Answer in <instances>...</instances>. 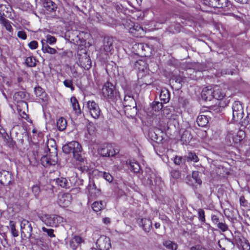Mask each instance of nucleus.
<instances>
[{"mask_svg": "<svg viewBox=\"0 0 250 250\" xmlns=\"http://www.w3.org/2000/svg\"><path fill=\"white\" fill-rule=\"evenodd\" d=\"M62 151L66 154L73 153L74 158L78 162L77 168L82 171L88 170L86 160L82 155V147L77 141H72L62 146Z\"/></svg>", "mask_w": 250, "mask_h": 250, "instance_id": "f257e3e1", "label": "nucleus"}, {"mask_svg": "<svg viewBox=\"0 0 250 250\" xmlns=\"http://www.w3.org/2000/svg\"><path fill=\"white\" fill-rule=\"evenodd\" d=\"M135 69L137 71L139 79L138 84L141 87L150 85L153 82V79L148 69L146 62L143 60L137 61L134 64Z\"/></svg>", "mask_w": 250, "mask_h": 250, "instance_id": "f03ea898", "label": "nucleus"}, {"mask_svg": "<svg viewBox=\"0 0 250 250\" xmlns=\"http://www.w3.org/2000/svg\"><path fill=\"white\" fill-rule=\"evenodd\" d=\"M225 95V89L219 85H214L212 87L208 86L204 88L201 93L202 99L209 101L213 98L218 100H222Z\"/></svg>", "mask_w": 250, "mask_h": 250, "instance_id": "7ed1b4c3", "label": "nucleus"}, {"mask_svg": "<svg viewBox=\"0 0 250 250\" xmlns=\"http://www.w3.org/2000/svg\"><path fill=\"white\" fill-rule=\"evenodd\" d=\"M101 94L103 99L104 100L115 102L121 99L119 92L115 85L108 82L103 85Z\"/></svg>", "mask_w": 250, "mask_h": 250, "instance_id": "20e7f679", "label": "nucleus"}, {"mask_svg": "<svg viewBox=\"0 0 250 250\" xmlns=\"http://www.w3.org/2000/svg\"><path fill=\"white\" fill-rule=\"evenodd\" d=\"M40 218L47 226L57 228L65 221V219L61 216L56 214H44Z\"/></svg>", "mask_w": 250, "mask_h": 250, "instance_id": "39448f33", "label": "nucleus"}, {"mask_svg": "<svg viewBox=\"0 0 250 250\" xmlns=\"http://www.w3.org/2000/svg\"><path fill=\"white\" fill-rule=\"evenodd\" d=\"M145 176L143 182L145 184L151 186L158 187L159 188L162 186L161 178L156 177V175L151 171L150 168H146Z\"/></svg>", "mask_w": 250, "mask_h": 250, "instance_id": "423d86ee", "label": "nucleus"}, {"mask_svg": "<svg viewBox=\"0 0 250 250\" xmlns=\"http://www.w3.org/2000/svg\"><path fill=\"white\" fill-rule=\"evenodd\" d=\"M98 154L103 157H113L116 154V150L111 144H104L98 149Z\"/></svg>", "mask_w": 250, "mask_h": 250, "instance_id": "0eeeda50", "label": "nucleus"}, {"mask_svg": "<svg viewBox=\"0 0 250 250\" xmlns=\"http://www.w3.org/2000/svg\"><path fill=\"white\" fill-rule=\"evenodd\" d=\"M86 107L91 116L94 119L99 118L101 110L98 104L94 101H88L86 102Z\"/></svg>", "mask_w": 250, "mask_h": 250, "instance_id": "6e6552de", "label": "nucleus"}, {"mask_svg": "<svg viewBox=\"0 0 250 250\" xmlns=\"http://www.w3.org/2000/svg\"><path fill=\"white\" fill-rule=\"evenodd\" d=\"M244 135V132L241 130L238 131L237 133L230 131L227 135L226 139L230 145L233 143L238 144L243 140Z\"/></svg>", "mask_w": 250, "mask_h": 250, "instance_id": "1a4fd4ad", "label": "nucleus"}, {"mask_svg": "<svg viewBox=\"0 0 250 250\" xmlns=\"http://www.w3.org/2000/svg\"><path fill=\"white\" fill-rule=\"evenodd\" d=\"M96 248H92L91 250H109L111 248L110 239L104 235L100 236L96 242Z\"/></svg>", "mask_w": 250, "mask_h": 250, "instance_id": "9d476101", "label": "nucleus"}, {"mask_svg": "<svg viewBox=\"0 0 250 250\" xmlns=\"http://www.w3.org/2000/svg\"><path fill=\"white\" fill-rule=\"evenodd\" d=\"M126 28L128 32L135 37H142L145 34L146 30L137 23H132Z\"/></svg>", "mask_w": 250, "mask_h": 250, "instance_id": "9b49d317", "label": "nucleus"}, {"mask_svg": "<svg viewBox=\"0 0 250 250\" xmlns=\"http://www.w3.org/2000/svg\"><path fill=\"white\" fill-rule=\"evenodd\" d=\"M204 4L210 7L225 9L229 4L228 0H203Z\"/></svg>", "mask_w": 250, "mask_h": 250, "instance_id": "f8f14e48", "label": "nucleus"}, {"mask_svg": "<svg viewBox=\"0 0 250 250\" xmlns=\"http://www.w3.org/2000/svg\"><path fill=\"white\" fill-rule=\"evenodd\" d=\"M232 117L234 121H237L243 117V108L241 104L235 101L232 104Z\"/></svg>", "mask_w": 250, "mask_h": 250, "instance_id": "ddd939ff", "label": "nucleus"}, {"mask_svg": "<svg viewBox=\"0 0 250 250\" xmlns=\"http://www.w3.org/2000/svg\"><path fill=\"white\" fill-rule=\"evenodd\" d=\"M72 200V197L69 193H60L58 195V203L62 208L68 207Z\"/></svg>", "mask_w": 250, "mask_h": 250, "instance_id": "4468645a", "label": "nucleus"}, {"mask_svg": "<svg viewBox=\"0 0 250 250\" xmlns=\"http://www.w3.org/2000/svg\"><path fill=\"white\" fill-rule=\"evenodd\" d=\"M123 104L125 108V112H126V111L128 109V107H132L131 109L133 110L135 113H136V104L133 97L131 94H125V95L124 100Z\"/></svg>", "mask_w": 250, "mask_h": 250, "instance_id": "2eb2a0df", "label": "nucleus"}, {"mask_svg": "<svg viewBox=\"0 0 250 250\" xmlns=\"http://www.w3.org/2000/svg\"><path fill=\"white\" fill-rule=\"evenodd\" d=\"M84 239L79 235H74L69 242V246L72 250H76L84 243Z\"/></svg>", "mask_w": 250, "mask_h": 250, "instance_id": "dca6fc26", "label": "nucleus"}, {"mask_svg": "<svg viewBox=\"0 0 250 250\" xmlns=\"http://www.w3.org/2000/svg\"><path fill=\"white\" fill-rule=\"evenodd\" d=\"M21 229L22 234L31 235L32 227L31 223L27 220L23 219L21 222Z\"/></svg>", "mask_w": 250, "mask_h": 250, "instance_id": "f3484780", "label": "nucleus"}, {"mask_svg": "<svg viewBox=\"0 0 250 250\" xmlns=\"http://www.w3.org/2000/svg\"><path fill=\"white\" fill-rule=\"evenodd\" d=\"M57 156H54L52 158L50 156H44L41 158V163L44 167L54 166L57 163Z\"/></svg>", "mask_w": 250, "mask_h": 250, "instance_id": "a211bd4d", "label": "nucleus"}, {"mask_svg": "<svg viewBox=\"0 0 250 250\" xmlns=\"http://www.w3.org/2000/svg\"><path fill=\"white\" fill-rule=\"evenodd\" d=\"M79 64L85 70L89 69L91 66V61L89 57L85 54L83 56L79 58Z\"/></svg>", "mask_w": 250, "mask_h": 250, "instance_id": "6ab92c4d", "label": "nucleus"}, {"mask_svg": "<svg viewBox=\"0 0 250 250\" xmlns=\"http://www.w3.org/2000/svg\"><path fill=\"white\" fill-rule=\"evenodd\" d=\"M126 164L130 170L134 173L138 172L141 168L139 164L134 160L127 161Z\"/></svg>", "mask_w": 250, "mask_h": 250, "instance_id": "aec40b11", "label": "nucleus"}, {"mask_svg": "<svg viewBox=\"0 0 250 250\" xmlns=\"http://www.w3.org/2000/svg\"><path fill=\"white\" fill-rule=\"evenodd\" d=\"M159 97L162 103H167L170 99L169 91L167 89H162L160 93Z\"/></svg>", "mask_w": 250, "mask_h": 250, "instance_id": "412c9836", "label": "nucleus"}, {"mask_svg": "<svg viewBox=\"0 0 250 250\" xmlns=\"http://www.w3.org/2000/svg\"><path fill=\"white\" fill-rule=\"evenodd\" d=\"M0 23L8 32H13V29L11 25V22L2 16H0Z\"/></svg>", "mask_w": 250, "mask_h": 250, "instance_id": "4be33fe9", "label": "nucleus"}, {"mask_svg": "<svg viewBox=\"0 0 250 250\" xmlns=\"http://www.w3.org/2000/svg\"><path fill=\"white\" fill-rule=\"evenodd\" d=\"M78 32L77 31H75L74 34L76 36L73 38H71L70 39L75 43L78 45L83 44L85 42V40L83 38V35L84 34L83 32L79 33L78 34Z\"/></svg>", "mask_w": 250, "mask_h": 250, "instance_id": "5701e85b", "label": "nucleus"}, {"mask_svg": "<svg viewBox=\"0 0 250 250\" xmlns=\"http://www.w3.org/2000/svg\"><path fill=\"white\" fill-rule=\"evenodd\" d=\"M43 7L49 12L55 11L57 8L56 4L51 0H44Z\"/></svg>", "mask_w": 250, "mask_h": 250, "instance_id": "b1692460", "label": "nucleus"}, {"mask_svg": "<svg viewBox=\"0 0 250 250\" xmlns=\"http://www.w3.org/2000/svg\"><path fill=\"white\" fill-rule=\"evenodd\" d=\"M196 122L199 126L204 127L208 123V119L207 116L200 115L197 117Z\"/></svg>", "mask_w": 250, "mask_h": 250, "instance_id": "393cba45", "label": "nucleus"}, {"mask_svg": "<svg viewBox=\"0 0 250 250\" xmlns=\"http://www.w3.org/2000/svg\"><path fill=\"white\" fill-rule=\"evenodd\" d=\"M26 93L24 91H19L16 92L13 96L14 101L18 103L21 101H24V100L26 98Z\"/></svg>", "mask_w": 250, "mask_h": 250, "instance_id": "a878e982", "label": "nucleus"}, {"mask_svg": "<svg viewBox=\"0 0 250 250\" xmlns=\"http://www.w3.org/2000/svg\"><path fill=\"white\" fill-rule=\"evenodd\" d=\"M56 183L62 188H69V184L65 178L60 177L55 180Z\"/></svg>", "mask_w": 250, "mask_h": 250, "instance_id": "bb28decb", "label": "nucleus"}, {"mask_svg": "<svg viewBox=\"0 0 250 250\" xmlns=\"http://www.w3.org/2000/svg\"><path fill=\"white\" fill-rule=\"evenodd\" d=\"M141 222L144 230L146 232L149 231L150 228L152 227L151 220L146 218L142 219Z\"/></svg>", "mask_w": 250, "mask_h": 250, "instance_id": "cd10ccee", "label": "nucleus"}, {"mask_svg": "<svg viewBox=\"0 0 250 250\" xmlns=\"http://www.w3.org/2000/svg\"><path fill=\"white\" fill-rule=\"evenodd\" d=\"M105 206V203L102 201H96L92 204L91 207L94 211L98 212L101 211Z\"/></svg>", "mask_w": 250, "mask_h": 250, "instance_id": "c85d7f7f", "label": "nucleus"}, {"mask_svg": "<svg viewBox=\"0 0 250 250\" xmlns=\"http://www.w3.org/2000/svg\"><path fill=\"white\" fill-rule=\"evenodd\" d=\"M67 125V122L66 120L60 117L57 122V126L58 127V129L60 131H63L64 130L66 127Z\"/></svg>", "mask_w": 250, "mask_h": 250, "instance_id": "c756f323", "label": "nucleus"}, {"mask_svg": "<svg viewBox=\"0 0 250 250\" xmlns=\"http://www.w3.org/2000/svg\"><path fill=\"white\" fill-rule=\"evenodd\" d=\"M86 189L88 192L89 196L91 197L94 196L96 193V191L98 190L95 184L92 181H89V183Z\"/></svg>", "mask_w": 250, "mask_h": 250, "instance_id": "7c9ffc66", "label": "nucleus"}, {"mask_svg": "<svg viewBox=\"0 0 250 250\" xmlns=\"http://www.w3.org/2000/svg\"><path fill=\"white\" fill-rule=\"evenodd\" d=\"M70 103L73 110L76 113H80L81 110L80 109L78 102L75 97H72L70 99Z\"/></svg>", "mask_w": 250, "mask_h": 250, "instance_id": "2f4dec72", "label": "nucleus"}, {"mask_svg": "<svg viewBox=\"0 0 250 250\" xmlns=\"http://www.w3.org/2000/svg\"><path fill=\"white\" fill-rule=\"evenodd\" d=\"M113 47L111 41L109 40L106 42H104V50L106 54L112 53V51L113 50Z\"/></svg>", "mask_w": 250, "mask_h": 250, "instance_id": "473e14b6", "label": "nucleus"}, {"mask_svg": "<svg viewBox=\"0 0 250 250\" xmlns=\"http://www.w3.org/2000/svg\"><path fill=\"white\" fill-rule=\"evenodd\" d=\"M192 139V136L190 133L188 131H185L181 135V140L184 144H187L189 142L190 140Z\"/></svg>", "mask_w": 250, "mask_h": 250, "instance_id": "72a5a7b5", "label": "nucleus"}, {"mask_svg": "<svg viewBox=\"0 0 250 250\" xmlns=\"http://www.w3.org/2000/svg\"><path fill=\"white\" fill-rule=\"evenodd\" d=\"M163 245L169 250H176L177 248V244L170 240L164 241L163 242Z\"/></svg>", "mask_w": 250, "mask_h": 250, "instance_id": "f704fd0d", "label": "nucleus"}, {"mask_svg": "<svg viewBox=\"0 0 250 250\" xmlns=\"http://www.w3.org/2000/svg\"><path fill=\"white\" fill-rule=\"evenodd\" d=\"M133 47L134 49H135L136 48H137L138 50H136V51L138 54H143L144 50L145 51L146 48H148L146 44H144L141 43L134 44Z\"/></svg>", "mask_w": 250, "mask_h": 250, "instance_id": "c9c22d12", "label": "nucleus"}, {"mask_svg": "<svg viewBox=\"0 0 250 250\" xmlns=\"http://www.w3.org/2000/svg\"><path fill=\"white\" fill-rule=\"evenodd\" d=\"M42 230L43 232H44L48 237L51 238H54L56 237V235L54 234V230L52 229H48L45 227H42Z\"/></svg>", "mask_w": 250, "mask_h": 250, "instance_id": "e433bc0d", "label": "nucleus"}, {"mask_svg": "<svg viewBox=\"0 0 250 250\" xmlns=\"http://www.w3.org/2000/svg\"><path fill=\"white\" fill-rule=\"evenodd\" d=\"M38 247L42 250H47L48 249V243L43 241L42 239H40L37 242Z\"/></svg>", "mask_w": 250, "mask_h": 250, "instance_id": "4c0bfd02", "label": "nucleus"}, {"mask_svg": "<svg viewBox=\"0 0 250 250\" xmlns=\"http://www.w3.org/2000/svg\"><path fill=\"white\" fill-rule=\"evenodd\" d=\"M25 63L29 67L35 66L36 64V59L33 57H28L25 60Z\"/></svg>", "mask_w": 250, "mask_h": 250, "instance_id": "58836bf2", "label": "nucleus"}, {"mask_svg": "<svg viewBox=\"0 0 250 250\" xmlns=\"http://www.w3.org/2000/svg\"><path fill=\"white\" fill-rule=\"evenodd\" d=\"M42 51L44 53H47L50 54H55L56 53V50L55 49L53 48L48 45H45L42 46Z\"/></svg>", "mask_w": 250, "mask_h": 250, "instance_id": "ea45409f", "label": "nucleus"}, {"mask_svg": "<svg viewBox=\"0 0 250 250\" xmlns=\"http://www.w3.org/2000/svg\"><path fill=\"white\" fill-rule=\"evenodd\" d=\"M96 128L92 123H89L87 125V131L89 135L95 134Z\"/></svg>", "mask_w": 250, "mask_h": 250, "instance_id": "a19ab883", "label": "nucleus"}, {"mask_svg": "<svg viewBox=\"0 0 250 250\" xmlns=\"http://www.w3.org/2000/svg\"><path fill=\"white\" fill-rule=\"evenodd\" d=\"M187 161L197 162L199 161V159L195 153L189 152L187 157Z\"/></svg>", "mask_w": 250, "mask_h": 250, "instance_id": "79ce46f5", "label": "nucleus"}, {"mask_svg": "<svg viewBox=\"0 0 250 250\" xmlns=\"http://www.w3.org/2000/svg\"><path fill=\"white\" fill-rule=\"evenodd\" d=\"M17 109H23V110H28V104L25 101H21L17 103Z\"/></svg>", "mask_w": 250, "mask_h": 250, "instance_id": "37998d69", "label": "nucleus"}, {"mask_svg": "<svg viewBox=\"0 0 250 250\" xmlns=\"http://www.w3.org/2000/svg\"><path fill=\"white\" fill-rule=\"evenodd\" d=\"M10 227L11 228V233L14 237H17L18 236V231L16 230L15 228V223L13 221H10L9 222Z\"/></svg>", "mask_w": 250, "mask_h": 250, "instance_id": "c03bdc74", "label": "nucleus"}, {"mask_svg": "<svg viewBox=\"0 0 250 250\" xmlns=\"http://www.w3.org/2000/svg\"><path fill=\"white\" fill-rule=\"evenodd\" d=\"M64 85L67 88H70L71 91H73L74 90V87L73 85V82L72 80L70 79H66L63 82Z\"/></svg>", "mask_w": 250, "mask_h": 250, "instance_id": "a18cd8bd", "label": "nucleus"}, {"mask_svg": "<svg viewBox=\"0 0 250 250\" xmlns=\"http://www.w3.org/2000/svg\"><path fill=\"white\" fill-rule=\"evenodd\" d=\"M198 218L201 222H205V211L203 209L200 208L198 210Z\"/></svg>", "mask_w": 250, "mask_h": 250, "instance_id": "49530a36", "label": "nucleus"}, {"mask_svg": "<svg viewBox=\"0 0 250 250\" xmlns=\"http://www.w3.org/2000/svg\"><path fill=\"white\" fill-rule=\"evenodd\" d=\"M10 8L6 5L1 4L0 5V16H4L5 13H7Z\"/></svg>", "mask_w": 250, "mask_h": 250, "instance_id": "de8ad7c7", "label": "nucleus"}, {"mask_svg": "<svg viewBox=\"0 0 250 250\" xmlns=\"http://www.w3.org/2000/svg\"><path fill=\"white\" fill-rule=\"evenodd\" d=\"M162 108L163 104L162 102L160 103L159 102H156L152 105V109L155 111H158L162 109Z\"/></svg>", "mask_w": 250, "mask_h": 250, "instance_id": "09e8293b", "label": "nucleus"}, {"mask_svg": "<svg viewBox=\"0 0 250 250\" xmlns=\"http://www.w3.org/2000/svg\"><path fill=\"white\" fill-rule=\"evenodd\" d=\"M19 114L20 116L23 119H25L26 121H28V115L27 114V112L28 110H23V109H17Z\"/></svg>", "mask_w": 250, "mask_h": 250, "instance_id": "8fccbe9b", "label": "nucleus"}, {"mask_svg": "<svg viewBox=\"0 0 250 250\" xmlns=\"http://www.w3.org/2000/svg\"><path fill=\"white\" fill-rule=\"evenodd\" d=\"M192 177L195 180V182L199 185L201 184L202 181L198 177V172L197 171H193L192 173Z\"/></svg>", "mask_w": 250, "mask_h": 250, "instance_id": "3c124183", "label": "nucleus"}, {"mask_svg": "<svg viewBox=\"0 0 250 250\" xmlns=\"http://www.w3.org/2000/svg\"><path fill=\"white\" fill-rule=\"evenodd\" d=\"M102 175L104 178L108 182L110 183L112 181L113 177L110 173L106 172H104L103 173H102Z\"/></svg>", "mask_w": 250, "mask_h": 250, "instance_id": "603ef678", "label": "nucleus"}, {"mask_svg": "<svg viewBox=\"0 0 250 250\" xmlns=\"http://www.w3.org/2000/svg\"><path fill=\"white\" fill-rule=\"evenodd\" d=\"M32 192L34 194L35 196L36 197H37L39 195V193L40 192V188L39 186L37 185H34L32 187Z\"/></svg>", "mask_w": 250, "mask_h": 250, "instance_id": "864d4df0", "label": "nucleus"}, {"mask_svg": "<svg viewBox=\"0 0 250 250\" xmlns=\"http://www.w3.org/2000/svg\"><path fill=\"white\" fill-rule=\"evenodd\" d=\"M46 42L48 43L52 44L56 42V39L54 37L48 35L46 36Z\"/></svg>", "mask_w": 250, "mask_h": 250, "instance_id": "5fc2aeb1", "label": "nucleus"}, {"mask_svg": "<svg viewBox=\"0 0 250 250\" xmlns=\"http://www.w3.org/2000/svg\"><path fill=\"white\" fill-rule=\"evenodd\" d=\"M171 175L174 179H178L181 176V173L178 170H173L171 171Z\"/></svg>", "mask_w": 250, "mask_h": 250, "instance_id": "6e6d98bb", "label": "nucleus"}, {"mask_svg": "<svg viewBox=\"0 0 250 250\" xmlns=\"http://www.w3.org/2000/svg\"><path fill=\"white\" fill-rule=\"evenodd\" d=\"M217 227L223 232L226 231L228 229L227 225L224 223H218L217 224Z\"/></svg>", "mask_w": 250, "mask_h": 250, "instance_id": "4d7b16f0", "label": "nucleus"}, {"mask_svg": "<svg viewBox=\"0 0 250 250\" xmlns=\"http://www.w3.org/2000/svg\"><path fill=\"white\" fill-rule=\"evenodd\" d=\"M38 42L36 41H33L28 44L29 47L32 50L36 49L38 47Z\"/></svg>", "mask_w": 250, "mask_h": 250, "instance_id": "13d9d810", "label": "nucleus"}, {"mask_svg": "<svg viewBox=\"0 0 250 250\" xmlns=\"http://www.w3.org/2000/svg\"><path fill=\"white\" fill-rule=\"evenodd\" d=\"M17 36L19 38L22 40H25L27 38L26 34L24 31H19L18 32Z\"/></svg>", "mask_w": 250, "mask_h": 250, "instance_id": "bf43d9fd", "label": "nucleus"}, {"mask_svg": "<svg viewBox=\"0 0 250 250\" xmlns=\"http://www.w3.org/2000/svg\"><path fill=\"white\" fill-rule=\"evenodd\" d=\"M182 157L181 156H176L174 160V163L175 165H180L182 162Z\"/></svg>", "mask_w": 250, "mask_h": 250, "instance_id": "052dcab7", "label": "nucleus"}, {"mask_svg": "<svg viewBox=\"0 0 250 250\" xmlns=\"http://www.w3.org/2000/svg\"><path fill=\"white\" fill-rule=\"evenodd\" d=\"M149 136L151 138V139L153 140H157L158 137L157 135L155 132H153L152 131H150L149 132Z\"/></svg>", "mask_w": 250, "mask_h": 250, "instance_id": "680f3d73", "label": "nucleus"}, {"mask_svg": "<svg viewBox=\"0 0 250 250\" xmlns=\"http://www.w3.org/2000/svg\"><path fill=\"white\" fill-rule=\"evenodd\" d=\"M243 248L244 249L249 250L250 249V244L248 240H245L243 242Z\"/></svg>", "mask_w": 250, "mask_h": 250, "instance_id": "e2e57ef3", "label": "nucleus"}, {"mask_svg": "<svg viewBox=\"0 0 250 250\" xmlns=\"http://www.w3.org/2000/svg\"><path fill=\"white\" fill-rule=\"evenodd\" d=\"M42 88L40 87H36L35 88V92L37 96H40V93H42Z\"/></svg>", "mask_w": 250, "mask_h": 250, "instance_id": "0e129e2a", "label": "nucleus"}, {"mask_svg": "<svg viewBox=\"0 0 250 250\" xmlns=\"http://www.w3.org/2000/svg\"><path fill=\"white\" fill-rule=\"evenodd\" d=\"M211 220L214 224H217L219 223V218L216 215H212Z\"/></svg>", "mask_w": 250, "mask_h": 250, "instance_id": "69168bd1", "label": "nucleus"}, {"mask_svg": "<svg viewBox=\"0 0 250 250\" xmlns=\"http://www.w3.org/2000/svg\"><path fill=\"white\" fill-rule=\"evenodd\" d=\"M103 222L104 224L107 225L110 224V219L108 217H105L103 219Z\"/></svg>", "mask_w": 250, "mask_h": 250, "instance_id": "338daca9", "label": "nucleus"}, {"mask_svg": "<svg viewBox=\"0 0 250 250\" xmlns=\"http://www.w3.org/2000/svg\"><path fill=\"white\" fill-rule=\"evenodd\" d=\"M199 245H196L194 247H192L191 248H190V250H199Z\"/></svg>", "mask_w": 250, "mask_h": 250, "instance_id": "774afa93", "label": "nucleus"}]
</instances>
